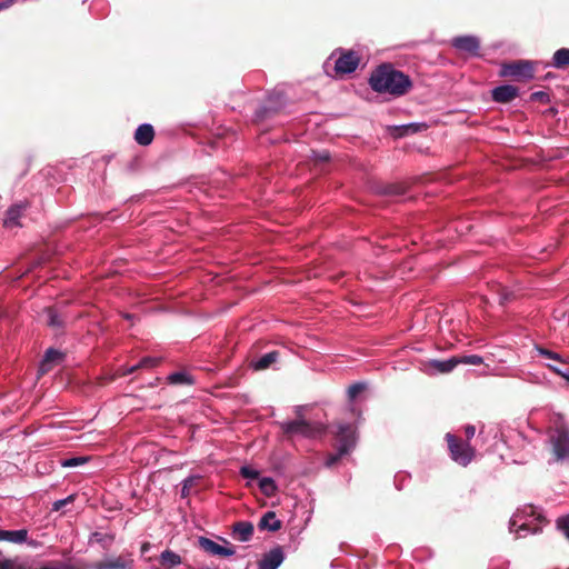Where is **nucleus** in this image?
<instances>
[{"instance_id": "24", "label": "nucleus", "mask_w": 569, "mask_h": 569, "mask_svg": "<svg viewBox=\"0 0 569 569\" xmlns=\"http://www.w3.org/2000/svg\"><path fill=\"white\" fill-rule=\"evenodd\" d=\"M61 353L54 349H48L41 362L40 370L46 372L50 369V363L61 359Z\"/></svg>"}, {"instance_id": "1", "label": "nucleus", "mask_w": 569, "mask_h": 569, "mask_svg": "<svg viewBox=\"0 0 569 569\" xmlns=\"http://www.w3.org/2000/svg\"><path fill=\"white\" fill-rule=\"evenodd\" d=\"M369 84L373 91L393 97L406 94L412 87L410 78L390 64L378 67L371 73Z\"/></svg>"}, {"instance_id": "8", "label": "nucleus", "mask_w": 569, "mask_h": 569, "mask_svg": "<svg viewBox=\"0 0 569 569\" xmlns=\"http://www.w3.org/2000/svg\"><path fill=\"white\" fill-rule=\"evenodd\" d=\"M505 77H513L517 79L533 78V66L529 61H518L505 64L501 71Z\"/></svg>"}, {"instance_id": "40", "label": "nucleus", "mask_w": 569, "mask_h": 569, "mask_svg": "<svg viewBox=\"0 0 569 569\" xmlns=\"http://www.w3.org/2000/svg\"><path fill=\"white\" fill-rule=\"evenodd\" d=\"M40 569H71V567L64 562H57L54 566H44Z\"/></svg>"}, {"instance_id": "7", "label": "nucleus", "mask_w": 569, "mask_h": 569, "mask_svg": "<svg viewBox=\"0 0 569 569\" xmlns=\"http://www.w3.org/2000/svg\"><path fill=\"white\" fill-rule=\"evenodd\" d=\"M280 427L288 436L299 435L307 438L316 437L321 430L319 425L310 423L305 419L283 421Z\"/></svg>"}, {"instance_id": "9", "label": "nucleus", "mask_w": 569, "mask_h": 569, "mask_svg": "<svg viewBox=\"0 0 569 569\" xmlns=\"http://www.w3.org/2000/svg\"><path fill=\"white\" fill-rule=\"evenodd\" d=\"M451 44L458 51L468 53L470 56H478L480 49V41L475 36H460L451 40Z\"/></svg>"}, {"instance_id": "12", "label": "nucleus", "mask_w": 569, "mask_h": 569, "mask_svg": "<svg viewBox=\"0 0 569 569\" xmlns=\"http://www.w3.org/2000/svg\"><path fill=\"white\" fill-rule=\"evenodd\" d=\"M518 96V89L510 84L497 87L492 90V99L496 102L507 103Z\"/></svg>"}, {"instance_id": "4", "label": "nucleus", "mask_w": 569, "mask_h": 569, "mask_svg": "<svg viewBox=\"0 0 569 569\" xmlns=\"http://www.w3.org/2000/svg\"><path fill=\"white\" fill-rule=\"evenodd\" d=\"M549 443L556 460L560 461L569 458V426L560 417L550 428Z\"/></svg>"}, {"instance_id": "34", "label": "nucleus", "mask_w": 569, "mask_h": 569, "mask_svg": "<svg viewBox=\"0 0 569 569\" xmlns=\"http://www.w3.org/2000/svg\"><path fill=\"white\" fill-rule=\"evenodd\" d=\"M260 488L264 493L271 495L276 490V485L271 478H262L260 480Z\"/></svg>"}, {"instance_id": "16", "label": "nucleus", "mask_w": 569, "mask_h": 569, "mask_svg": "<svg viewBox=\"0 0 569 569\" xmlns=\"http://www.w3.org/2000/svg\"><path fill=\"white\" fill-rule=\"evenodd\" d=\"M26 209V204L23 203H17L11 206L8 211L4 219V227L7 228H13L20 226L19 219L21 217V212Z\"/></svg>"}, {"instance_id": "2", "label": "nucleus", "mask_w": 569, "mask_h": 569, "mask_svg": "<svg viewBox=\"0 0 569 569\" xmlns=\"http://www.w3.org/2000/svg\"><path fill=\"white\" fill-rule=\"evenodd\" d=\"M546 522L545 517L532 505L519 508L509 521V530L513 532L517 538H523L528 535H536L542 530Z\"/></svg>"}, {"instance_id": "10", "label": "nucleus", "mask_w": 569, "mask_h": 569, "mask_svg": "<svg viewBox=\"0 0 569 569\" xmlns=\"http://www.w3.org/2000/svg\"><path fill=\"white\" fill-rule=\"evenodd\" d=\"M198 545L203 551L213 556L229 557L234 555V549L221 546L206 537H199Z\"/></svg>"}, {"instance_id": "27", "label": "nucleus", "mask_w": 569, "mask_h": 569, "mask_svg": "<svg viewBox=\"0 0 569 569\" xmlns=\"http://www.w3.org/2000/svg\"><path fill=\"white\" fill-rule=\"evenodd\" d=\"M0 569H28V567L14 559H0Z\"/></svg>"}, {"instance_id": "36", "label": "nucleus", "mask_w": 569, "mask_h": 569, "mask_svg": "<svg viewBox=\"0 0 569 569\" xmlns=\"http://www.w3.org/2000/svg\"><path fill=\"white\" fill-rule=\"evenodd\" d=\"M558 528L569 538V515L560 518L557 522Z\"/></svg>"}, {"instance_id": "3", "label": "nucleus", "mask_w": 569, "mask_h": 569, "mask_svg": "<svg viewBox=\"0 0 569 569\" xmlns=\"http://www.w3.org/2000/svg\"><path fill=\"white\" fill-rule=\"evenodd\" d=\"M359 56L351 50L341 49L333 51L323 63V71L329 77L352 73L359 66Z\"/></svg>"}, {"instance_id": "41", "label": "nucleus", "mask_w": 569, "mask_h": 569, "mask_svg": "<svg viewBox=\"0 0 569 569\" xmlns=\"http://www.w3.org/2000/svg\"><path fill=\"white\" fill-rule=\"evenodd\" d=\"M465 433H466V437H467V439H468V440H469V439H471V438H473V436H475V433H476V428H475V426H471V425L467 426V427L465 428Z\"/></svg>"}, {"instance_id": "15", "label": "nucleus", "mask_w": 569, "mask_h": 569, "mask_svg": "<svg viewBox=\"0 0 569 569\" xmlns=\"http://www.w3.org/2000/svg\"><path fill=\"white\" fill-rule=\"evenodd\" d=\"M154 137L153 127L149 123L140 124L134 132V140L140 146H149Z\"/></svg>"}, {"instance_id": "5", "label": "nucleus", "mask_w": 569, "mask_h": 569, "mask_svg": "<svg viewBox=\"0 0 569 569\" xmlns=\"http://www.w3.org/2000/svg\"><path fill=\"white\" fill-rule=\"evenodd\" d=\"M446 439L451 459L466 467L475 457V449L467 442L460 441L452 433H447Z\"/></svg>"}, {"instance_id": "26", "label": "nucleus", "mask_w": 569, "mask_h": 569, "mask_svg": "<svg viewBox=\"0 0 569 569\" xmlns=\"http://www.w3.org/2000/svg\"><path fill=\"white\" fill-rule=\"evenodd\" d=\"M458 360V365H472V366H479L483 362V358L478 355H469V356H462V357H456Z\"/></svg>"}, {"instance_id": "13", "label": "nucleus", "mask_w": 569, "mask_h": 569, "mask_svg": "<svg viewBox=\"0 0 569 569\" xmlns=\"http://www.w3.org/2000/svg\"><path fill=\"white\" fill-rule=\"evenodd\" d=\"M232 535L234 539L241 542H247L253 535V525L249 521L237 522L233 525Z\"/></svg>"}, {"instance_id": "32", "label": "nucleus", "mask_w": 569, "mask_h": 569, "mask_svg": "<svg viewBox=\"0 0 569 569\" xmlns=\"http://www.w3.org/2000/svg\"><path fill=\"white\" fill-rule=\"evenodd\" d=\"M422 128H426V124L423 123H409L401 126L399 130L401 131L400 134H409V133H416L420 131Z\"/></svg>"}, {"instance_id": "39", "label": "nucleus", "mask_w": 569, "mask_h": 569, "mask_svg": "<svg viewBox=\"0 0 569 569\" xmlns=\"http://www.w3.org/2000/svg\"><path fill=\"white\" fill-rule=\"evenodd\" d=\"M547 366L555 373H557L558 376H560V377L565 378L567 381H569V372L568 371L562 370L561 368H559V367H557L555 365H551V363H548Z\"/></svg>"}, {"instance_id": "23", "label": "nucleus", "mask_w": 569, "mask_h": 569, "mask_svg": "<svg viewBox=\"0 0 569 569\" xmlns=\"http://www.w3.org/2000/svg\"><path fill=\"white\" fill-rule=\"evenodd\" d=\"M168 380L172 385H192V377L184 371H177L168 377Z\"/></svg>"}, {"instance_id": "35", "label": "nucleus", "mask_w": 569, "mask_h": 569, "mask_svg": "<svg viewBox=\"0 0 569 569\" xmlns=\"http://www.w3.org/2000/svg\"><path fill=\"white\" fill-rule=\"evenodd\" d=\"M240 475L246 479L253 480V479L258 478L259 472L249 466H243L240 469Z\"/></svg>"}, {"instance_id": "17", "label": "nucleus", "mask_w": 569, "mask_h": 569, "mask_svg": "<svg viewBox=\"0 0 569 569\" xmlns=\"http://www.w3.org/2000/svg\"><path fill=\"white\" fill-rule=\"evenodd\" d=\"M428 366L439 373H448L451 372L457 366L458 360L456 357H451L447 360H430Z\"/></svg>"}, {"instance_id": "28", "label": "nucleus", "mask_w": 569, "mask_h": 569, "mask_svg": "<svg viewBox=\"0 0 569 569\" xmlns=\"http://www.w3.org/2000/svg\"><path fill=\"white\" fill-rule=\"evenodd\" d=\"M538 353L540 356H543L550 360H553V361H557V362H566L567 360H563V357L555 351H551L549 349H546V348H542V347H537L536 348Z\"/></svg>"}, {"instance_id": "43", "label": "nucleus", "mask_w": 569, "mask_h": 569, "mask_svg": "<svg viewBox=\"0 0 569 569\" xmlns=\"http://www.w3.org/2000/svg\"><path fill=\"white\" fill-rule=\"evenodd\" d=\"M17 0H2L0 1V11L8 9L10 6H12Z\"/></svg>"}, {"instance_id": "37", "label": "nucleus", "mask_w": 569, "mask_h": 569, "mask_svg": "<svg viewBox=\"0 0 569 569\" xmlns=\"http://www.w3.org/2000/svg\"><path fill=\"white\" fill-rule=\"evenodd\" d=\"M196 478L194 477H189L187 479L183 480L182 482V489H181V495L182 497H186L189 495V489L190 487L193 485Z\"/></svg>"}, {"instance_id": "25", "label": "nucleus", "mask_w": 569, "mask_h": 569, "mask_svg": "<svg viewBox=\"0 0 569 569\" xmlns=\"http://www.w3.org/2000/svg\"><path fill=\"white\" fill-rule=\"evenodd\" d=\"M367 388V385L365 382H356L353 385H351L349 388H348V398L350 401H353L357 399V397L363 392Z\"/></svg>"}, {"instance_id": "33", "label": "nucleus", "mask_w": 569, "mask_h": 569, "mask_svg": "<svg viewBox=\"0 0 569 569\" xmlns=\"http://www.w3.org/2000/svg\"><path fill=\"white\" fill-rule=\"evenodd\" d=\"M47 316H48L47 322L50 327L58 328V327L62 326L61 319L59 318L58 313L53 309H51V308L47 309Z\"/></svg>"}, {"instance_id": "14", "label": "nucleus", "mask_w": 569, "mask_h": 569, "mask_svg": "<svg viewBox=\"0 0 569 569\" xmlns=\"http://www.w3.org/2000/svg\"><path fill=\"white\" fill-rule=\"evenodd\" d=\"M132 561L123 557H116L99 561L93 565V569H126L130 567Z\"/></svg>"}, {"instance_id": "21", "label": "nucleus", "mask_w": 569, "mask_h": 569, "mask_svg": "<svg viewBox=\"0 0 569 569\" xmlns=\"http://www.w3.org/2000/svg\"><path fill=\"white\" fill-rule=\"evenodd\" d=\"M552 66L558 69L569 67V49L561 48L553 53Z\"/></svg>"}, {"instance_id": "19", "label": "nucleus", "mask_w": 569, "mask_h": 569, "mask_svg": "<svg viewBox=\"0 0 569 569\" xmlns=\"http://www.w3.org/2000/svg\"><path fill=\"white\" fill-rule=\"evenodd\" d=\"M258 527L261 530L267 529L269 531H277L280 529L281 522L277 519L273 511H268L261 517Z\"/></svg>"}, {"instance_id": "29", "label": "nucleus", "mask_w": 569, "mask_h": 569, "mask_svg": "<svg viewBox=\"0 0 569 569\" xmlns=\"http://www.w3.org/2000/svg\"><path fill=\"white\" fill-rule=\"evenodd\" d=\"M89 460L88 457H73L61 461V466L64 468H73L84 465Z\"/></svg>"}, {"instance_id": "22", "label": "nucleus", "mask_w": 569, "mask_h": 569, "mask_svg": "<svg viewBox=\"0 0 569 569\" xmlns=\"http://www.w3.org/2000/svg\"><path fill=\"white\" fill-rule=\"evenodd\" d=\"M160 562L162 566L172 568L181 563V557L171 550H164L160 555Z\"/></svg>"}, {"instance_id": "38", "label": "nucleus", "mask_w": 569, "mask_h": 569, "mask_svg": "<svg viewBox=\"0 0 569 569\" xmlns=\"http://www.w3.org/2000/svg\"><path fill=\"white\" fill-rule=\"evenodd\" d=\"M72 501H73V496H69V497H67L64 499L57 500V501L53 502L52 510L58 511L62 507H64L66 505H68L69 502H72Z\"/></svg>"}, {"instance_id": "20", "label": "nucleus", "mask_w": 569, "mask_h": 569, "mask_svg": "<svg viewBox=\"0 0 569 569\" xmlns=\"http://www.w3.org/2000/svg\"><path fill=\"white\" fill-rule=\"evenodd\" d=\"M277 359H278V352L271 351V352L263 355L259 359H257L252 363V366L256 370H263V369L269 368L273 362L277 361Z\"/></svg>"}, {"instance_id": "45", "label": "nucleus", "mask_w": 569, "mask_h": 569, "mask_svg": "<svg viewBox=\"0 0 569 569\" xmlns=\"http://www.w3.org/2000/svg\"><path fill=\"white\" fill-rule=\"evenodd\" d=\"M563 360H567L565 363H569V357L563 358Z\"/></svg>"}, {"instance_id": "44", "label": "nucleus", "mask_w": 569, "mask_h": 569, "mask_svg": "<svg viewBox=\"0 0 569 569\" xmlns=\"http://www.w3.org/2000/svg\"><path fill=\"white\" fill-rule=\"evenodd\" d=\"M510 299L509 292L505 291L500 298V302L503 303Z\"/></svg>"}, {"instance_id": "30", "label": "nucleus", "mask_w": 569, "mask_h": 569, "mask_svg": "<svg viewBox=\"0 0 569 569\" xmlns=\"http://www.w3.org/2000/svg\"><path fill=\"white\" fill-rule=\"evenodd\" d=\"M158 363V359L156 358H151V357H144L143 359H141L139 361L138 365L136 366H132L128 372L131 373L133 372L134 370H137L138 368H151V367H154Z\"/></svg>"}, {"instance_id": "18", "label": "nucleus", "mask_w": 569, "mask_h": 569, "mask_svg": "<svg viewBox=\"0 0 569 569\" xmlns=\"http://www.w3.org/2000/svg\"><path fill=\"white\" fill-rule=\"evenodd\" d=\"M27 538H28V531L26 529L0 530V541L22 543V542L27 541Z\"/></svg>"}, {"instance_id": "31", "label": "nucleus", "mask_w": 569, "mask_h": 569, "mask_svg": "<svg viewBox=\"0 0 569 569\" xmlns=\"http://www.w3.org/2000/svg\"><path fill=\"white\" fill-rule=\"evenodd\" d=\"M90 541H96L100 543L104 549L109 548L110 543L112 542L111 536H106L101 532H94L92 533Z\"/></svg>"}, {"instance_id": "11", "label": "nucleus", "mask_w": 569, "mask_h": 569, "mask_svg": "<svg viewBox=\"0 0 569 569\" xmlns=\"http://www.w3.org/2000/svg\"><path fill=\"white\" fill-rule=\"evenodd\" d=\"M284 555L281 548L277 547L264 553L259 561V569H277L283 561Z\"/></svg>"}, {"instance_id": "6", "label": "nucleus", "mask_w": 569, "mask_h": 569, "mask_svg": "<svg viewBox=\"0 0 569 569\" xmlns=\"http://www.w3.org/2000/svg\"><path fill=\"white\" fill-rule=\"evenodd\" d=\"M337 440H338V455L332 456L328 460V465L335 463L341 456L347 455L350 452L357 441L356 430L350 425H339L338 427V433H337Z\"/></svg>"}, {"instance_id": "42", "label": "nucleus", "mask_w": 569, "mask_h": 569, "mask_svg": "<svg viewBox=\"0 0 569 569\" xmlns=\"http://www.w3.org/2000/svg\"><path fill=\"white\" fill-rule=\"evenodd\" d=\"M316 158L320 161H327L330 158V154L328 151H320L315 153Z\"/></svg>"}]
</instances>
